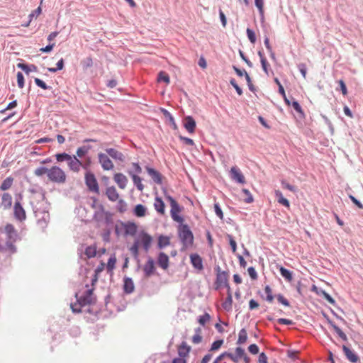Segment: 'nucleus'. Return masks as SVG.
Returning <instances> with one entry per match:
<instances>
[{"label": "nucleus", "instance_id": "nucleus-63", "mask_svg": "<svg viewBox=\"0 0 363 363\" xmlns=\"http://www.w3.org/2000/svg\"><path fill=\"white\" fill-rule=\"evenodd\" d=\"M230 84L235 89L238 95H242V91L241 89V88L238 85V84L236 83L235 80L234 79H232L230 81Z\"/></svg>", "mask_w": 363, "mask_h": 363}, {"label": "nucleus", "instance_id": "nucleus-29", "mask_svg": "<svg viewBox=\"0 0 363 363\" xmlns=\"http://www.w3.org/2000/svg\"><path fill=\"white\" fill-rule=\"evenodd\" d=\"M2 205L4 206L5 208H9L11 206L12 204V196L9 193H4L2 195Z\"/></svg>", "mask_w": 363, "mask_h": 363}, {"label": "nucleus", "instance_id": "nucleus-55", "mask_svg": "<svg viewBox=\"0 0 363 363\" xmlns=\"http://www.w3.org/2000/svg\"><path fill=\"white\" fill-rule=\"evenodd\" d=\"M17 82L19 88L22 89L24 86V77L21 72L17 73Z\"/></svg>", "mask_w": 363, "mask_h": 363}, {"label": "nucleus", "instance_id": "nucleus-45", "mask_svg": "<svg viewBox=\"0 0 363 363\" xmlns=\"http://www.w3.org/2000/svg\"><path fill=\"white\" fill-rule=\"evenodd\" d=\"M18 67L21 68L23 71L28 74L30 71H36L37 67L35 65H31V67L28 66L26 64L23 63H19L18 64Z\"/></svg>", "mask_w": 363, "mask_h": 363}, {"label": "nucleus", "instance_id": "nucleus-64", "mask_svg": "<svg viewBox=\"0 0 363 363\" xmlns=\"http://www.w3.org/2000/svg\"><path fill=\"white\" fill-rule=\"evenodd\" d=\"M249 352L252 354H257L259 352V347L255 344H252L248 347Z\"/></svg>", "mask_w": 363, "mask_h": 363}, {"label": "nucleus", "instance_id": "nucleus-39", "mask_svg": "<svg viewBox=\"0 0 363 363\" xmlns=\"http://www.w3.org/2000/svg\"><path fill=\"white\" fill-rule=\"evenodd\" d=\"M279 272L281 275L284 277L287 281H291L293 279L291 272L284 268V267H280Z\"/></svg>", "mask_w": 363, "mask_h": 363}, {"label": "nucleus", "instance_id": "nucleus-22", "mask_svg": "<svg viewBox=\"0 0 363 363\" xmlns=\"http://www.w3.org/2000/svg\"><path fill=\"white\" fill-rule=\"evenodd\" d=\"M191 263L193 267L196 269L201 270L203 267L202 258L198 254H191L190 255Z\"/></svg>", "mask_w": 363, "mask_h": 363}, {"label": "nucleus", "instance_id": "nucleus-16", "mask_svg": "<svg viewBox=\"0 0 363 363\" xmlns=\"http://www.w3.org/2000/svg\"><path fill=\"white\" fill-rule=\"evenodd\" d=\"M231 178L238 183L244 184L245 182V177L240 169L237 167H233L230 169Z\"/></svg>", "mask_w": 363, "mask_h": 363}, {"label": "nucleus", "instance_id": "nucleus-5", "mask_svg": "<svg viewBox=\"0 0 363 363\" xmlns=\"http://www.w3.org/2000/svg\"><path fill=\"white\" fill-rule=\"evenodd\" d=\"M84 179L88 189L96 194H99V184L94 174L91 171H86Z\"/></svg>", "mask_w": 363, "mask_h": 363}, {"label": "nucleus", "instance_id": "nucleus-49", "mask_svg": "<svg viewBox=\"0 0 363 363\" xmlns=\"http://www.w3.org/2000/svg\"><path fill=\"white\" fill-rule=\"evenodd\" d=\"M111 229L109 228H106V229H104L102 234H101V236H102V239L105 242H110L111 241Z\"/></svg>", "mask_w": 363, "mask_h": 363}, {"label": "nucleus", "instance_id": "nucleus-24", "mask_svg": "<svg viewBox=\"0 0 363 363\" xmlns=\"http://www.w3.org/2000/svg\"><path fill=\"white\" fill-rule=\"evenodd\" d=\"M106 195L111 201H116L119 198V194L113 186L106 189Z\"/></svg>", "mask_w": 363, "mask_h": 363}, {"label": "nucleus", "instance_id": "nucleus-47", "mask_svg": "<svg viewBox=\"0 0 363 363\" xmlns=\"http://www.w3.org/2000/svg\"><path fill=\"white\" fill-rule=\"evenodd\" d=\"M104 215V221L107 225H111L113 224V213L110 211L105 212Z\"/></svg>", "mask_w": 363, "mask_h": 363}, {"label": "nucleus", "instance_id": "nucleus-8", "mask_svg": "<svg viewBox=\"0 0 363 363\" xmlns=\"http://www.w3.org/2000/svg\"><path fill=\"white\" fill-rule=\"evenodd\" d=\"M90 143H97L98 141L94 139H86L84 140V145L79 147L77 150V156L79 157H84L88 156L89 152L94 147Z\"/></svg>", "mask_w": 363, "mask_h": 363}, {"label": "nucleus", "instance_id": "nucleus-35", "mask_svg": "<svg viewBox=\"0 0 363 363\" xmlns=\"http://www.w3.org/2000/svg\"><path fill=\"white\" fill-rule=\"evenodd\" d=\"M275 196L277 198V201L280 204L287 208H289V201L283 196L282 193L279 190L275 191Z\"/></svg>", "mask_w": 363, "mask_h": 363}, {"label": "nucleus", "instance_id": "nucleus-15", "mask_svg": "<svg viewBox=\"0 0 363 363\" xmlns=\"http://www.w3.org/2000/svg\"><path fill=\"white\" fill-rule=\"evenodd\" d=\"M169 259L168 255L163 252H160L157 255V264L163 269H167L169 267Z\"/></svg>", "mask_w": 363, "mask_h": 363}, {"label": "nucleus", "instance_id": "nucleus-59", "mask_svg": "<svg viewBox=\"0 0 363 363\" xmlns=\"http://www.w3.org/2000/svg\"><path fill=\"white\" fill-rule=\"evenodd\" d=\"M320 293L330 303L334 304L335 303V300L325 291L320 290Z\"/></svg>", "mask_w": 363, "mask_h": 363}, {"label": "nucleus", "instance_id": "nucleus-18", "mask_svg": "<svg viewBox=\"0 0 363 363\" xmlns=\"http://www.w3.org/2000/svg\"><path fill=\"white\" fill-rule=\"evenodd\" d=\"M183 125L189 133H193L196 128V121L191 116H186L183 120Z\"/></svg>", "mask_w": 363, "mask_h": 363}, {"label": "nucleus", "instance_id": "nucleus-52", "mask_svg": "<svg viewBox=\"0 0 363 363\" xmlns=\"http://www.w3.org/2000/svg\"><path fill=\"white\" fill-rule=\"evenodd\" d=\"M223 344V340H218L213 342V344L211 345L210 351L213 352V351L218 350V349L220 348V347L222 346Z\"/></svg>", "mask_w": 363, "mask_h": 363}, {"label": "nucleus", "instance_id": "nucleus-53", "mask_svg": "<svg viewBox=\"0 0 363 363\" xmlns=\"http://www.w3.org/2000/svg\"><path fill=\"white\" fill-rule=\"evenodd\" d=\"M246 32H247V38H248L249 40L252 44H254L256 42V36H255V32L250 28H247Z\"/></svg>", "mask_w": 363, "mask_h": 363}, {"label": "nucleus", "instance_id": "nucleus-6", "mask_svg": "<svg viewBox=\"0 0 363 363\" xmlns=\"http://www.w3.org/2000/svg\"><path fill=\"white\" fill-rule=\"evenodd\" d=\"M121 223V226L123 228V236H132L134 237L136 235L138 232V225L133 221H127L123 222L121 220H118Z\"/></svg>", "mask_w": 363, "mask_h": 363}, {"label": "nucleus", "instance_id": "nucleus-62", "mask_svg": "<svg viewBox=\"0 0 363 363\" xmlns=\"http://www.w3.org/2000/svg\"><path fill=\"white\" fill-rule=\"evenodd\" d=\"M247 272L252 279L255 280L257 279V274L254 267H249L247 269Z\"/></svg>", "mask_w": 363, "mask_h": 363}, {"label": "nucleus", "instance_id": "nucleus-9", "mask_svg": "<svg viewBox=\"0 0 363 363\" xmlns=\"http://www.w3.org/2000/svg\"><path fill=\"white\" fill-rule=\"evenodd\" d=\"M155 262L153 258L149 257L143 267L144 275L146 278H149L155 274Z\"/></svg>", "mask_w": 363, "mask_h": 363}, {"label": "nucleus", "instance_id": "nucleus-33", "mask_svg": "<svg viewBox=\"0 0 363 363\" xmlns=\"http://www.w3.org/2000/svg\"><path fill=\"white\" fill-rule=\"evenodd\" d=\"M233 306V296L232 294H229L227 296L225 299L222 303V307L226 311H230L232 310Z\"/></svg>", "mask_w": 363, "mask_h": 363}, {"label": "nucleus", "instance_id": "nucleus-26", "mask_svg": "<svg viewBox=\"0 0 363 363\" xmlns=\"http://www.w3.org/2000/svg\"><path fill=\"white\" fill-rule=\"evenodd\" d=\"M170 245L169 237L164 235H159L157 238V248L162 250Z\"/></svg>", "mask_w": 363, "mask_h": 363}, {"label": "nucleus", "instance_id": "nucleus-13", "mask_svg": "<svg viewBox=\"0 0 363 363\" xmlns=\"http://www.w3.org/2000/svg\"><path fill=\"white\" fill-rule=\"evenodd\" d=\"M14 216L19 221H23L26 218V214L24 208L19 201H16L13 207Z\"/></svg>", "mask_w": 363, "mask_h": 363}, {"label": "nucleus", "instance_id": "nucleus-34", "mask_svg": "<svg viewBox=\"0 0 363 363\" xmlns=\"http://www.w3.org/2000/svg\"><path fill=\"white\" fill-rule=\"evenodd\" d=\"M241 193H242L241 198L244 202H245L247 203H250L254 201L253 196L249 190H247L246 189H243L242 190Z\"/></svg>", "mask_w": 363, "mask_h": 363}, {"label": "nucleus", "instance_id": "nucleus-44", "mask_svg": "<svg viewBox=\"0 0 363 363\" xmlns=\"http://www.w3.org/2000/svg\"><path fill=\"white\" fill-rule=\"evenodd\" d=\"M108 155L113 159H121V153L119 152L116 149L110 148L106 150Z\"/></svg>", "mask_w": 363, "mask_h": 363}, {"label": "nucleus", "instance_id": "nucleus-30", "mask_svg": "<svg viewBox=\"0 0 363 363\" xmlns=\"http://www.w3.org/2000/svg\"><path fill=\"white\" fill-rule=\"evenodd\" d=\"M97 253L96 247L95 245L87 246L85 248L84 254L88 259L96 257Z\"/></svg>", "mask_w": 363, "mask_h": 363}, {"label": "nucleus", "instance_id": "nucleus-50", "mask_svg": "<svg viewBox=\"0 0 363 363\" xmlns=\"http://www.w3.org/2000/svg\"><path fill=\"white\" fill-rule=\"evenodd\" d=\"M201 329L200 328H197L195 331L196 334L192 337V342L194 344H198L201 342L202 336L199 334L201 332Z\"/></svg>", "mask_w": 363, "mask_h": 363}, {"label": "nucleus", "instance_id": "nucleus-4", "mask_svg": "<svg viewBox=\"0 0 363 363\" xmlns=\"http://www.w3.org/2000/svg\"><path fill=\"white\" fill-rule=\"evenodd\" d=\"M178 235L182 243V251L186 250L189 245H191L194 242V235L190 228L187 224L179 223L178 226Z\"/></svg>", "mask_w": 363, "mask_h": 363}, {"label": "nucleus", "instance_id": "nucleus-20", "mask_svg": "<svg viewBox=\"0 0 363 363\" xmlns=\"http://www.w3.org/2000/svg\"><path fill=\"white\" fill-rule=\"evenodd\" d=\"M147 213V208L145 206L138 203L133 208V213L138 218H143L146 216Z\"/></svg>", "mask_w": 363, "mask_h": 363}, {"label": "nucleus", "instance_id": "nucleus-11", "mask_svg": "<svg viewBox=\"0 0 363 363\" xmlns=\"http://www.w3.org/2000/svg\"><path fill=\"white\" fill-rule=\"evenodd\" d=\"M216 289L228 287V274L225 272H218L216 281Z\"/></svg>", "mask_w": 363, "mask_h": 363}, {"label": "nucleus", "instance_id": "nucleus-19", "mask_svg": "<svg viewBox=\"0 0 363 363\" xmlns=\"http://www.w3.org/2000/svg\"><path fill=\"white\" fill-rule=\"evenodd\" d=\"M67 161L69 162L68 165H69L70 169H72L74 172H79L81 166H82L84 169H87L88 167L90 165L91 160H87L89 162L87 164H85L84 165H83L82 163V160H67Z\"/></svg>", "mask_w": 363, "mask_h": 363}, {"label": "nucleus", "instance_id": "nucleus-60", "mask_svg": "<svg viewBox=\"0 0 363 363\" xmlns=\"http://www.w3.org/2000/svg\"><path fill=\"white\" fill-rule=\"evenodd\" d=\"M281 185L283 188L286 189L292 192L296 191V188L294 186L289 184L285 181L281 182Z\"/></svg>", "mask_w": 363, "mask_h": 363}, {"label": "nucleus", "instance_id": "nucleus-12", "mask_svg": "<svg viewBox=\"0 0 363 363\" xmlns=\"http://www.w3.org/2000/svg\"><path fill=\"white\" fill-rule=\"evenodd\" d=\"M181 211L182 208L178 203L171 206L170 215L174 221L177 223H183L184 221V218L179 214Z\"/></svg>", "mask_w": 363, "mask_h": 363}, {"label": "nucleus", "instance_id": "nucleus-61", "mask_svg": "<svg viewBox=\"0 0 363 363\" xmlns=\"http://www.w3.org/2000/svg\"><path fill=\"white\" fill-rule=\"evenodd\" d=\"M35 83L38 86L40 87L43 89L46 90L48 89V86L46 85V84L43 80L38 78L35 79Z\"/></svg>", "mask_w": 363, "mask_h": 363}, {"label": "nucleus", "instance_id": "nucleus-46", "mask_svg": "<svg viewBox=\"0 0 363 363\" xmlns=\"http://www.w3.org/2000/svg\"><path fill=\"white\" fill-rule=\"evenodd\" d=\"M56 67H49L48 71L50 72H56L58 70H62L64 68V60L61 58L57 63Z\"/></svg>", "mask_w": 363, "mask_h": 363}, {"label": "nucleus", "instance_id": "nucleus-36", "mask_svg": "<svg viewBox=\"0 0 363 363\" xmlns=\"http://www.w3.org/2000/svg\"><path fill=\"white\" fill-rule=\"evenodd\" d=\"M131 254L134 257L135 259L138 258L139 255V240H135L132 246L129 248Z\"/></svg>", "mask_w": 363, "mask_h": 363}, {"label": "nucleus", "instance_id": "nucleus-14", "mask_svg": "<svg viewBox=\"0 0 363 363\" xmlns=\"http://www.w3.org/2000/svg\"><path fill=\"white\" fill-rule=\"evenodd\" d=\"M123 290L125 294H130L134 291L135 285L132 278L128 277L123 278Z\"/></svg>", "mask_w": 363, "mask_h": 363}, {"label": "nucleus", "instance_id": "nucleus-7", "mask_svg": "<svg viewBox=\"0 0 363 363\" xmlns=\"http://www.w3.org/2000/svg\"><path fill=\"white\" fill-rule=\"evenodd\" d=\"M137 240H139V246L141 245L146 252H148L153 240L152 237L146 231L142 230Z\"/></svg>", "mask_w": 363, "mask_h": 363}, {"label": "nucleus", "instance_id": "nucleus-38", "mask_svg": "<svg viewBox=\"0 0 363 363\" xmlns=\"http://www.w3.org/2000/svg\"><path fill=\"white\" fill-rule=\"evenodd\" d=\"M142 172V168L140 166L138 162H133L132 164V168L128 170V173L129 175H131V174H140Z\"/></svg>", "mask_w": 363, "mask_h": 363}, {"label": "nucleus", "instance_id": "nucleus-25", "mask_svg": "<svg viewBox=\"0 0 363 363\" xmlns=\"http://www.w3.org/2000/svg\"><path fill=\"white\" fill-rule=\"evenodd\" d=\"M191 350V347L187 345L185 341H183L178 347L179 356L186 357L188 356Z\"/></svg>", "mask_w": 363, "mask_h": 363}, {"label": "nucleus", "instance_id": "nucleus-54", "mask_svg": "<svg viewBox=\"0 0 363 363\" xmlns=\"http://www.w3.org/2000/svg\"><path fill=\"white\" fill-rule=\"evenodd\" d=\"M259 55L261 57V64L262 67L263 68V70L266 74H268V69H267V62L264 57H263L262 53L261 52H258Z\"/></svg>", "mask_w": 363, "mask_h": 363}, {"label": "nucleus", "instance_id": "nucleus-2", "mask_svg": "<svg viewBox=\"0 0 363 363\" xmlns=\"http://www.w3.org/2000/svg\"><path fill=\"white\" fill-rule=\"evenodd\" d=\"M35 174L38 177L46 174L50 182L56 184H64L67 179L65 172L57 166H52L51 168L40 167L35 170Z\"/></svg>", "mask_w": 363, "mask_h": 363}, {"label": "nucleus", "instance_id": "nucleus-41", "mask_svg": "<svg viewBox=\"0 0 363 363\" xmlns=\"http://www.w3.org/2000/svg\"><path fill=\"white\" fill-rule=\"evenodd\" d=\"M330 325L334 329L335 333L339 335V337L343 340L346 341L347 340V335L343 333V331L335 324L332 322H330Z\"/></svg>", "mask_w": 363, "mask_h": 363}, {"label": "nucleus", "instance_id": "nucleus-51", "mask_svg": "<svg viewBox=\"0 0 363 363\" xmlns=\"http://www.w3.org/2000/svg\"><path fill=\"white\" fill-rule=\"evenodd\" d=\"M264 292L267 294V301L269 302H272L274 300V296L272 295V291L269 286H266L264 288Z\"/></svg>", "mask_w": 363, "mask_h": 363}, {"label": "nucleus", "instance_id": "nucleus-1", "mask_svg": "<svg viewBox=\"0 0 363 363\" xmlns=\"http://www.w3.org/2000/svg\"><path fill=\"white\" fill-rule=\"evenodd\" d=\"M94 288L88 289L81 296H79V293L76 292L74 297L76 298V303H71L70 308L73 313H81L82 312V308L86 306H92L96 303L97 298L94 294Z\"/></svg>", "mask_w": 363, "mask_h": 363}, {"label": "nucleus", "instance_id": "nucleus-37", "mask_svg": "<svg viewBox=\"0 0 363 363\" xmlns=\"http://www.w3.org/2000/svg\"><path fill=\"white\" fill-rule=\"evenodd\" d=\"M13 182V179L11 177L5 179L0 185V190L6 191L11 188Z\"/></svg>", "mask_w": 363, "mask_h": 363}, {"label": "nucleus", "instance_id": "nucleus-31", "mask_svg": "<svg viewBox=\"0 0 363 363\" xmlns=\"http://www.w3.org/2000/svg\"><path fill=\"white\" fill-rule=\"evenodd\" d=\"M133 179L134 185L137 187L139 191H143L144 189V185L142 184V178L135 174H131L130 175Z\"/></svg>", "mask_w": 363, "mask_h": 363}, {"label": "nucleus", "instance_id": "nucleus-10", "mask_svg": "<svg viewBox=\"0 0 363 363\" xmlns=\"http://www.w3.org/2000/svg\"><path fill=\"white\" fill-rule=\"evenodd\" d=\"M228 358L235 363H238L242 358L244 359L246 362H249V358L246 355L245 350L240 347L236 348L235 354L230 352Z\"/></svg>", "mask_w": 363, "mask_h": 363}, {"label": "nucleus", "instance_id": "nucleus-27", "mask_svg": "<svg viewBox=\"0 0 363 363\" xmlns=\"http://www.w3.org/2000/svg\"><path fill=\"white\" fill-rule=\"evenodd\" d=\"M154 206L155 210L160 214H164L165 211V203L163 201L162 199L156 196L155 201L154 203Z\"/></svg>", "mask_w": 363, "mask_h": 363}, {"label": "nucleus", "instance_id": "nucleus-28", "mask_svg": "<svg viewBox=\"0 0 363 363\" xmlns=\"http://www.w3.org/2000/svg\"><path fill=\"white\" fill-rule=\"evenodd\" d=\"M201 282H195L193 283L191 286V293L194 296H199L202 297L203 296V291L201 290Z\"/></svg>", "mask_w": 363, "mask_h": 363}, {"label": "nucleus", "instance_id": "nucleus-57", "mask_svg": "<svg viewBox=\"0 0 363 363\" xmlns=\"http://www.w3.org/2000/svg\"><path fill=\"white\" fill-rule=\"evenodd\" d=\"M165 199L169 201L170 206L178 203L174 198H173L172 196L167 194V191L165 189H163Z\"/></svg>", "mask_w": 363, "mask_h": 363}, {"label": "nucleus", "instance_id": "nucleus-21", "mask_svg": "<svg viewBox=\"0 0 363 363\" xmlns=\"http://www.w3.org/2000/svg\"><path fill=\"white\" fill-rule=\"evenodd\" d=\"M342 350H343V352H344L347 359L350 362H351L352 363H356L359 361V357H358L357 354L354 351L350 350L349 347H347L345 345H343Z\"/></svg>", "mask_w": 363, "mask_h": 363}, {"label": "nucleus", "instance_id": "nucleus-56", "mask_svg": "<svg viewBox=\"0 0 363 363\" xmlns=\"http://www.w3.org/2000/svg\"><path fill=\"white\" fill-rule=\"evenodd\" d=\"M228 238L229 240L230 245L232 248L233 252H235L237 250V244L235 240L233 239V238L230 235H228Z\"/></svg>", "mask_w": 363, "mask_h": 363}, {"label": "nucleus", "instance_id": "nucleus-42", "mask_svg": "<svg viewBox=\"0 0 363 363\" xmlns=\"http://www.w3.org/2000/svg\"><path fill=\"white\" fill-rule=\"evenodd\" d=\"M247 334L245 329H242L238 335V340L237 343L239 345L243 344L247 341Z\"/></svg>", "mask_w": 363, "mask_h": 363}, {"label": "nucleus", "instance_id": "nucleus-48", "mask_svg": "<svg viewBox=\"0 0 363 363\" xmlns=\"http://www.w3.org/2000/svg\"><path fill=\"white\" fill-rule=\"evenodd\" d=\"M104 170H110L113 168L112 160H99Z\"/></svg>", "mask_w": 363, "mask_h": 363}, {"label": "nucleus", "instance_id": "nucleus-3", "mask_svg": "<svg viewBox=\"0 0 363 363\" xmlns=\"http://www.w3.org/2000/svg\"><path fill=\"white\" fill-rule=\"evenodd\" d=\"M4 233H6V247L9 252L14 254L17 252V248L13 244L14 242L21 240V238L17 232L13 225L7 223L4 228Z\"/></svg>", "mask_w": 363, "mask_h": 363}, {"label": "nucleus", "instance_id": "nucleus-43", "mask_svg": "<svg viewBox=\"0 0 363 363\" xmlns=\"http://www.w3.org/2000/svg\"><path fill=\"white\" fill-rule=\"evenodd\" d=\"M157 81L159 82H164V83L168 84L170 82V79L169 75L166 72L161 71L158 74Z\"/></svg>", "mask_w": 363, "mask_h": 363}, {"label": "nucleus", "instance_id": "nucleus-23", "mask_svg": "<svg viewBox=\"0 0 363 363\" xmlns=\"http://www.w3.org/2000/svg\"><path fill=\"white\" fill-rule=\"evenodd\" d=\"M114 181L116 182L120 189H124L128 183L127 177L122 173H116L114 174Z\"/></svg>", "mask_w": 363, "mask_h": 363}, {"label": "nucleus", "instance_id": "nucleus-32", "mask_svg": "<svg viewBox=\"0 0 363 363\" xmlns=\"http://www.w3.org/2000/svg\"><path fill=\"white\" fill-rule=\"evenodd\" d=\"M117 259L115 254H113L110 256L108 259V262L106 264V269L108 272H111L116 267Z\"/></svg>", "mask_w": 363, "mask_h": 363}, {"label": "nucleus", "instance_id": "nucleus-58", "mask_svg": "<svg viewBox=\"0 0 363 363\" xmlns=\"http://www.w3.org/2000/svg\"><path fill=\"white\" fill-rule=\"evenodd\" d=\"M291 106L294 108V110H296V111H297L300 114L303 115V109H302L301 106H300V104L298 103V101H293L291 103Z\"/></svg>", "mask_w": 363, "mask_h": 363}, {"label": "nucleus", "instance_id": "nucleus-17", "mask_svg": "<svg viewBox=\"0 0 363 363\" xmlns=\"http://www.w3.org/2000/svg\"><path fill=\"white\" fill-rule=\"evenodd\" d=\"M146 170L154 182L157 184H161L162 183V175L157 170L148 166L146 167Z\"/></svg>", "mask_w": 363, "mask_h": 363}, {"label": "nucleus", "instance_id": "nucleus-40", "mask_svg": "<svg viewBox=\"0 0 363 363\" xmlns=\"http://www.w3.org/2000/svg\"><path fill=\"white\" fill-rule=\"evenodd\" d=\"M127 203L123 199H119L116 206L117 211L123 213L127 211Z\"/></svg>", "mask_w": 363, "mask_h": 363}]
</instances>
